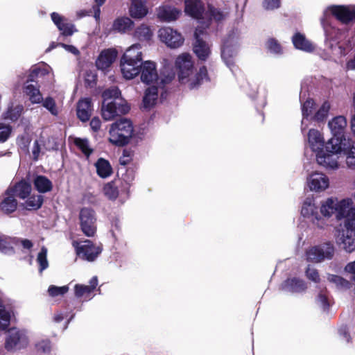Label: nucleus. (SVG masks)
<instances>
[{"label":"nucleus","mask_w":355,"mask_h":355,"mask_svg":"<svg viewBox=\"0 0 355 355\" xmlns=\"http://www.w3.org/2000/svg\"><path fill=\"white\" fill-rule=\"evenodd\" d=\"M175 67L178 72L179 81L189 89L198 87L203 80L207 79V70L202 67L198 73H194V62L191 54L183 53L175 60Z\"/></svg>","instance_id":"1"},{"label":"nucleus","mask_w":355,"mask_h":355,"mask_svg":"<svg viewBox=\"0 0 355 355\" xmlns=\"http://www.w3.org/2000/svg\"><path fill=\"white\" fill-rule=\"evenodd\" d=\"M102 97L103 101L101 113L105 121H110L118 115L126 114L130 110L127 102L121 97V92L116 87L105 90Z\"/></svg>","instance_id":"2"},{"label":"nucleus","mask_w":355,"mask_h":355,"mask_svg":"<svg viewBox=\"0 0 355 355\" xmlns=\"http://www.w3.org/2000/svg\"><path fill=\"white\" fill-rule=\"evenodd\" d=\"M142 46L135 44L128 47L120 61L121 71L124 78L132 80L140 73L143 64Z\"/></svg>","instance_id":"3"},{"label":"nucleus","mask_w":355,"mask_h":355,"mask_svg":"<svg viewBox=\"0 0 355 355\" xmlns=\"http://www.w3.org/2000/svg\"><path fill=\"white\" fill-rule=\"evenodd\" d=\"M346 142L342 143L337 137L331 138L325 145V150L316 153V160L319 165L327 169H337L341 157V150H347Z\"/></svg>","instance_id":"4"},{"label":"nucleus","mask_w":355,"mask_h":355,"mask_svg":"<svg viewBox=\"0 0 355 355\" xmlns=\"http://www.w3.org/2000/svg\"><path fill=\"white\" fill-rule=\"evenodd\" d=\"M330 16H334L342 23L347 24L352 20H355V5H331L324 10L323 16L320 21L324 31L326 42L331 38L327 22V19Z\"/></svg>","instance_id":"5"},{"label":"nucleus","mask_w":355,"mask_h":355,"mask_svg":"<svg viewBox=\"0 0 355 355\" xmlns=\"http://www.w3.org/2000/svg\"><path fill=\"white\" fill-rule=\"evenodd\" d=\"M133 132L132 121L128 119H121L111 124L108 141L112 144L122 146L129 143Z\"/></svg>","instance_id":"6"},{"label":"nucleus","mask_w":355,"mask_h":355,"mask_svg":"<svg viewBox=\"0 0 355 355\" xmlns=\"http://www.w3.org/2000/svg\"><path fill=\"white\" fill-rule=\"evenodd\" d=\"M140 73L141 82L148 86L154 85H159V87H164L174 78V74L173 73L164 78L162 76L159 77L158 76L155 63L150 60L143 62Z\"/></svg>","instance_id":"7"},{"label":"nucleus","mask_w":355,"mask_h":355,"mask_svg":"<svg viewBox=\"0 0 355 355\" xmlns=\"http://www.w3.org/2000/svg\"><path fill=\"white\" fill-rule=\"evenodd\" d=\"M29 343L30 338L26 330L12 327L6 334L4 345L7 351L17 352L26 348Z\"/></svg>","instance_id":"8"},{"label":"nucleus","mask_w":355,"mask_h":355,"mask_svg":"<svg viewBox=\"0 0 355 355\" xmlns=\"http://www.w3.org/2000/svg\"><path fill=\"white\" fill-rule=\"evenodd\" d=\"M239 49V39L235 34L230 35L223 42L221 58L225 65L232 70Z\"/></svg>","instance_id":"9"},{"label":"nucleus","mask_w":355,"mask_h":355,"mask_svg":"<svg viewBox=\"0 0 355 355\" xmlns=\"http://www.w3.org/2000/svg\"><path fill=\"white\" fill-rule=\"evenodd\" d=\"M318 209L315 199L313 197H308L302 202L301 214L303 217L311 220L313 225L322 229L325 227L326 223L320 216Z\"/></svg>","instance_id":"10"},{"label":"nucleus","mask_w":355,"mask_h":355,"mask_svg":"<svg viewBox=\"0 0 355 355\" xmlns=\"http://www.w3.org/2000/svg\"><path fill=\"white\" fill-rule=\"evenodd\" d=\"M80 227L83 234L92 237L96 232V217L95 211L90 208L84 207L79 214Z\"/></svg>","instance_id":"11"},{"label":"nucleus","mask_w":355,"mask_h":355,"mask_svg":"<svg viewBox=\"0 0 355 355\" xmlns=\"http://www.w3.org/2000/svg\"><path fill=\"white\" fill-rule=\"evenodd\" d=\"M158 37L161 42L171 49L179 48L184 41L180 33L168 26L162 27L158 31Z\"/></svg>","instance_id":"12"},{"label":"nucleus","mask_w":355,"mask_h":355,"mask_svg":"<svg viewBox=\"0 0 355 355\" xmlns=\"http://www.w3.org/2000/svg\"><path fill=\"white\" fill-rule=\"evenodd\" d=\"M77 254L88 261H94L101 254L102 248L100 245L92 243L91 241L85 240L82 243L73 242Z\"/></svg>","instance_id":"13"},{"label":"nucleus","mask_w":355,"mask_h":355,"mask_svg":"<svg viewBox=\"0 0 355 355\" xmlns=\"http://www.w3.org/2000/svg\"><path fill=\"white\" fill-rule=\"evenodd\" d=\"M334 254V248L330 244H323L310 248L306 252V259L309 261L318 263L325 259H331Z\"/></svg>","instance_id":"14"},{"label":"nucleus","mask_w":355,"mask_h":355,"mask_svg":"<svg viewBox=\"0 0 355 355\" xmlns=\"http://www.w3.org/2000/svg\"><path fill=\"white\" fill-rule=\"evenodd\" d=\"M207 27L201 28L198 26L195 31L196 42L193 44V52L201 60H206L211 54V49L209 44L202 40L204 30Z\"/></svg>","instance_id":"15"},{"label":"nucleus","mask_w":355,"mask_h":355,"mask_svg":"<svg viewBox=\"0 0 355 355\" xmlns=\"http://www.w3.org/2000/svg\"><path fill=\"white\" fill-rule=\"evenodd\" d=\"M184 12L190 17L198 19L201 28L208 27L209 20L205 21L201 16L203 12V6L201 0H184Z\"/></svg>","instance_id":"16"},{"label":"nucleus","mask_w":355,"mask_h":355,"mask_svg":"<svg viewBox=\"0 0 355 355\" xmlns=\"http://www.w3.org/2000/svg\"><path fill=\"white\" fill-rule=\"evenodd\" d=\"M307 186L311 191L320 193L329 187V179L320 172L311 173L306 179Z\"/></svg>","instance_id":"17"},{"label":"nucleus","mask_w":355,"mask_h":355,"mask_svg":"<svg viewBox=\"0 0 355 355\" xmlns=\"http://www.w3.org/2000/svg\"><path fill=\"white\" fill-rule=\"evenodd\" d=\"M329 128L333 134V137H337L342 143L350 140L343 135L347 127V120L343 116H338L332 119L328 123Z\"/></svg>","instance_id":"18"},{"label":"nucleus","mask_w":355,"mask_h":355,"mask_svg":"<svg viewBox=\"0 0 355 355\" xmlns=\"http://www.w3.org/2000/svg\"><path fill=\"white\" fill-rule=\"evenodd\" d=\"M307 144L312 151L318 153L325 148L326 144L322 133L315 128H311L307 133Z\"/></svg>","instance_id":"19"},{"label":"nucleus","mask_w":355,"mask_h":355,"mask_svg":"<svg viewBox=\"0 0 355 355\" xmlns=\"http://www.w3.org/2000/svg\"><path fill=\"white\" fill-rule=\"evenodd\" d=\"M97 285V277H93L89 281V284L87 286L77 284L74 286L75 296L84 300H89L92 298V293L96 289Z\"/></svg>","instance_id":"20"},{"label":"nucleus","mask_w":355,"mask_h":355,"mask_svg":"<svg viewBox=\"0 0 355 355\" xmlns=\"http://www.w3.org/2000/svg\"><path fill=\"white\" fill-rule=\"evenodd\" d=\"M181 13V10L171 6L164 5L158 8L157 15L160 21L171 22L178 19Z\"/></svg>","instance_id":"21"},{"label":"nucleus","mask_w":355,"mask_h":355,"mask_svg":"<svg viewBox=\"0 0 355 355\" xmlns=\"http://www.w3.org/2000/svg\"><path fill=\"white\" fill-rule=\"evenodd\" d=\"M294 47L298 50L311 53L315 50V45L309 40L305 35L296 32L291 38Z\"/></svg>","instance_id":"22"},{"label":"nucleus","mask_w":355,"mask_h":355,"mask_svg":"<svg viewBox=\"0 0 355 355\" xmlns=\"http://www.w3.org/2000/svg\"><path fill=\"white\" fill-rule=\"evenodd\" d=\"M51 17L53 23L56 25L59 31L63 35H71L75 28L72 24L69 23L67 19L57 12H52Z\"/></svg>","instance_id":"23"},{"label":"nucleus","mask_w":355,"mask_h":355,"mask_svg":"<svg viewBox=\"0 0 355 355\" xmlns=\"http://www.w3.org/2000/svg\"><path fill=\"white\" fill-rule=\"evenodd\" d=\"M164 87L159 85H150L146 89L143 98V105L144 108L150 109L153 107L157 103L159 93Z\"/></svg>","instance_id":"24"},{"label":"nucleus","mask_w":355,"mask_h":355,"mask_svg":"<svg viewBox=\"0 0 355 355\" xmlns=\"http://www.w3.org/2000/svg\"><path fill=\"white\" fill-rule=\"evenodd\" d=\"M116 55L117 52L114 49L103 51L96 62V67L101 70L107 69L114 62Z\"/></svg>","instance_id":"25"},{"label":"nucleus","mask_w":355,"mask_h":355,"mask_svg":"<svg viewBox=\"0 0 355 355\" xmlns=\"http://www.w3.org/2000/svg\"><path fill=\"white\" fill-rule=\"evenodd\" d=\"M92 107L90 98H85L78 101L77 105V116L78 119L85 122L88 121L92 115Z\"/></svg>","instance_id":"26"},{"label":"nucleus","mask_w":355,"mask_h":355,"mask_svg":"<svg viewBox=\"0 0 355 355\" xmlns=\"http://www.w3.org/2000/svg\"><path fill=\"white\" fill-rule=\"evenodd\" d=\"M353 201L351 198H345L341 200L336 199V216L338 220L343 219L352 209Z\"/></svg>","instance_id":"27"},{"label":"nucleus","mask_w":355,"mask_h":355,"mask_svg":"<svg viewBox=\"0 0 355 355\" xmlns=\"http://www.w3.org/2000/svg\"><path fill=\"white\" fill-rule=\"evenodd\" d=\"M354 233L343 230L342 232H339L336 237L337 243L343 245V248L347 252H352L355 250V243L353 239Z\"/></svg>","instance_id":"28"},{"label":"nucleus","mask_w":355,"mask_h":355,"mask_svg":"<svg viewBox=\"0 0 355 355\" xmlns=\"http://www.w3.org/2000/svg\"><path fill=\"white\" fill-rule=\"evenodd\" d=\"M315 107V102L313 99H307L302 105V119L301 123V131H304L308 128L309 117L311 115Z\"/></svg>","instance_id":"29"},{"label":"nucleus","mask_w":355,"mask_h":355,"mask_svg":"<svg viewBox=\"0 0 355 355\" xmlns=\"http://www.w3.org/2000/svg\"><path fill=\"white\" fill-rule=\"evenodd\" d=\"M133 26L134 22L131 19L128 17H121L114 21L112 28L118 33H125L130 31Z\"/></svg>","instance_id":"30"},{"label":"nucleus","mask_w":355,"mask_h":355,"mask_svg":"<svg viewBox=\"0 0 355 355\" xmlns=\"http://www.w3.org/2000/svg\"><path fill=\"white\" fill-rule=\"evenodd\" d=\"M17 206V200L8 191L0 202V209L5 214H10L16 210Z\"/></svg>","instance_id":"31"},{"label":"nucleus","mask_w":355,"mask_h":355,"mask_svg":"<svg viewBox=\"0 0 355 355\" xmlns=\"http://www.w3.org/2000/svg\"><path fill=\"white\" fill-rule=\"evenodd\" d=\"M306 288V284L303 280L292 278L288 279L283 284L282 289L292 293H299Z\"/></svg>","instance_id":"32"},{"label":"nucleus","mask_w":355,"mask_h":355,"mask_svg":"<svg viewBox=\"0 0 355 355\" xmlns=\"http://www.w3.org/2000/svg\"><path fill=\"white\" fill-rule=\"evenodd\" d=\"M24 91L32 103L38 104L42 103L43 96L39 88L35 85L27 82L24 86Z\"/></svg>","instance_id":"33"},{"label":"nucleus","mask_w":355,"mask_h":355,"mask_svg":"<svg viewBox=\"0 0 355 355\" xmlns=\"http://www.w3.org/2000/svg\"><path fill=\"white\" fill-rule=\"evenodd\" d=\"M130 15L137 19H141L145 17L148 12V9L146 3H132L129 8Z\"/></svg>","instance_id":"34"},{"label":"nucleus","mask_w":355,"mask_h":355,"mask_svg":"<svg viewBox=\"0 0 355 355\" xmlns=\"http://www.w3.org/2000/svg\"><path fill=\"white\" fill-rule=\"evenodd\" d=\"M97 174L102 178H106L112 173V168L110 162L103 159L100 158L95 164Z\"/></svg>","instance_id":"35"},{"label":"nucleus","mask_w":355,"mask_h":355,"mask_svg":"<svg viewBox=\"0 0 355 355\" xmlns=\"http://www.w3.org/2000/svg\"><path fill=\"white\" fill-rule=\"evenodd\" d=\"M336 199L329 198L321 202L320 213L324 217L329 218L336 214Z\"/></svg>","instance_id":"36"},{"label":"nucleus","mask_w":355,"mask_h":355,"mask_svg":"<svg viewBox=\"0 0 355 355\" xmlns=\"http://www.w3.org/2000/svg\"><path fill=\"white\" fill-rule=\"evenodd\" d=\"M349 144L350 146L347 150H341V155H346L347 166L352 169H355V142L352 140H347L346 146L347 147Z\"/></svg>","instance_id":"37"},{"label":"nucleus","mask_w":355,"mask_h":355,"mask_svg":"<svg viewBox=\"0 0 355 355\" xmlns=\"http://www.w3.org/2000/svg\"><path fill=\"white\" fill-rule=\"evenodd\" d=\"M34 185L40 193H46L51 190L52 183L45 176L38 175L34 180Z\"/></svg>","instance_id":"38"},{"label":"nucleus","mask_w":355,"mask_h":355,"mask_svg":"<svg viewBox=\"0 0 355 355\" xmlns=\"http://www.w3.org/2000/svg\"><path fill=\"white\" fill-rule=\"evenodd\" d=\"M31 191V187L30 184L26 182L21 181L15 187V193L20 198L24 199L28 196Z\"/></svg>","instance_id":"39"},{"label":"nucleus","mask_w":355,"mask_h":355,"mask_svg":"<svg viewBox=\"0 0 355 355\" xmlns=\"http://www.w3.org/2000/svg\"><path fill=\"white\" fill-rule=\"evenodd\" d=\"M266 48L267 50L275 55H282L283 53V48L279 41L275 38H268L266 42Z\"/></svg>","instance_id":"40"},{"label":"nucleus","mask_w":355,"mask_h":355,"mask_svg":"<svg viewBox=\"0 0 355 355\" xmlns=\"http://www.w3.org/2000/svg\"><path fill=\"white\" fill-rule=\"evenodd\" d=\"M207 14L215 21H220L227 17V12L221 10L212 5H208Z\"/></svg>","instance_id":"41"},{"label":"nucleus","mask_w":355,"mask_h":355,"mask_svg":"<svg viewBox=\"0 0 355 355\" xmlns=\"http://www.w3.org/2000/svg\"><path fill=\"white\" fill-rule=\"evenodd\" d=\"M73 143L87 157H89L93 152V149L91 148L89 142L87 139L76 137L74 138Z\"/></svg>","instance_id":"42"},{"label":"nucleus","mask_w":355,"mask_h":355,"mask_svg":"<svg viewBox=\"0 0 355 355\" xmlns=\"http://www.w3.org/2000/svg\"><path fill=\"white\" fill-rule=\"evenodd\" d=\"M43 198L40 195H33L30 196L24 203L26 209H37L42 204Z\"/></svg>","instance_id":"43"},{"label":"nucleus","mask_w":355,"mask_h":355,"mask_svg":"<svg viewBox=\"0 0 355 355\" xmlns=\"http://www.w3.org/2000/svg\"><path fill=\"white\" fill-rule=\"evenodd\" d=\"M135 34L140 40H149L153 35V32L148 26L141 24L136 29Z\"/></svg>","instance_id":"44"},{"label":"nucleus","mask_w":355,"mask_h":355,"mask_svg":"<svg viewBox=\"0 0 355 355\" xmlns=\"http://www.w3.org/2000/svg\"><path fill=\"white\" fill-rule=\"evenodd\" d=\"M42 105L46 108L52 115L58 116L60 113V107L56 105L55 100L51 97H46L45 99L42 98Z\"/></svg>","instance_id":"45"},{"label":"nucleus","mask_w":355,"mask_h":355,"mask_svg":"<svg viewBox=\"0 0 355 355\" xmlns=\"http://www.w3.org/2000/svg\"><path fill=\"white\" fill-rule=\"evenodd\" d=\"M344 227L345 231L348 232H355V208L352 209L351 211L343 218Z\"/></svg>","instance_id":"46"},{"label":"nucleus","mask_w":355,"mask_h":355,"mask_svg":"<svg viewBox=\"0 0 355 355\" xmlns=\"http://www.w3.org/2000/svg\"><path fill=\"white\" fill-rule=\"evenodd\" d=\"M36 261L39 265V270L40 272L48 268L47 249L45 247H42L38 252Z\"/></svg>","instance_id":"47"},{"label":"nucleus","mask_w":355,"mask_h":355,"mask_svg":"<svg viewBox=\"0 0 355 355\" xmlns=\"http://www.w3.org/2000/svg\"><path fill=\"white\" fill-rule=\"evenodd\" d=\"M330 110V104L329 102L325 101L322 103L318 110L316 112L313 116V119L318 122L323 121L328 116Z\"/></svg>","instance_id":"48"},{"label":"nucleus","mask_w":355,"mask_h":355,"mask_svg":"<svg viewBox=\"0 0 355 355\" xmlns=\"http://www.w3.org/2000/svg\"><path fill=\"white\" fill-rule=\"evenodd\" d=\"M15 242V239L0 236V252L7 253L12 250V244Z\"/></svg>","instance_id":"49"},{"label":"nucleus","mask_w":355,"mask_h":355,"mask_svg":"<svg viewBox=\"0 0 355 355\" xmlns=\"http://www.w3.org/2000/svg\"><path fill=\"white\" fill-rule=\"evenodd\" d=\"M103 192L108 198L112 200L116 199L119 194L117 188L112 182L104 186Z\"/></svg>","instance_id":"50"},{"label":"nucleus","mask_w":355,"mask_h":355,"mask_svg":"<svg viewBox=\"0 0 355 355\" xmlns=\"http://www.w3.org/2000/svg\"><path fill=\"white\" fill-rule=\"evenodd\" d=\"M23 110L24 107L21 105H17L14 108H10L6 113L5 118L15 121L20 116Z\"/></svg>","instance_id":"51"},{"label":"nucleus","mask_w":355,"mask_h":355,"mask_svg":"<svg viewBox=\"0 0 355 355\" xmlns=\"http://www.w3.org/2000/svg\"><path fill=\"white\" fill-rule=\"evenodd\" d=\"M69 291L68 286H55L53 285H51L48 288V293L50 296L51 297H56L59 295H63L64 294L67 293Z\"/></svg>","instance_id":"52"},{"label":"nucleus","mask_w":355,"mask_h":355,"mask_svg":"<svg viewBox=\"0 0 355 355\" xmlns=\"http://www.w3.org/2000/svg\"><path fill=\"white\" fill-rule=\"evenodd\" d=\"M37 351L43 353H49L51 350V343L49 339H42L35 344Z\"/></svg>","instance_id":"53"},{"label":"nucleus","mask_w":355,"mask_h":355,"mask_svg":"<svg viewBox=\"0 0 355 355\" xmlns=\"http://www.w3.org/2000/svg\"><path fill=\"white\" fill-rule=\"evenodd\" d=\"M318 304L323 309L327 310L330 306V301L326 291H321L316 299Z\"/></svg>","instance_id":"54"},{"label":"nucleus","mask_w":355,"mask_h":355,"mask_svg":"<svg viewBox=\"0 0 355 355\" xmlns=\"http://www.w3.org/2000/svg\"><path fill=\"white\" fill-rule=\"evenodd\" d=\"M51 68L48 66L45 65L42 67L37 68L34 70V72L38 76H47L49 78V80L50 82L53 81L54 75L53 72L51 71Z\"/></svg>","instance_id":"55"},{"label":"nucleus","mask_w":355,"mask_h":355,"mask_svg":"<svg viewBox=\"0 0 355 355\" xmlns=\"http://www.w3.org/2000/svg\"><path fill=\"white\" fill-rule=\"evenodd\" d=\"M327 279L330 282L335 284L339 287H347L349 284L348 282L343 277L334 275H329Z\"/></svg>","instance_id":"56"},{"label":"nucleus","mask_w":355,"mask_h":355,"mask_svg":"<svg viewBox=\"0 0 355 355\" xmlns=\"http://www.w3.org/2000/svg\"><path fill=\"white\" fill-rule=\"evenodd\" d=\"M10 133L11 128L8 125L0 123V142L6 141Z\"/></svg>","instance_id":"57"},{"label":"nucleus","mask_w":355,"mask_h":355,"mask_svg":"<svg viewBox=\"0 0 355 355\" xmlns=\"http://www.w3.org/2000/svg\"><path fill=\"white\" fill-rule=\"evenodd\" d=\"M263 6L266 10H272L280 6V0H264Z\"/></svg>","instance_id":"58"},{"label":"nucleus","mask_w":355,"mask_h":355,"mask_svg":"<svg viewBox=\"0 0 355 355\" xmlns=\"http://www.w3.org/2000/svg\"><path fill=\"white\" fill-rule=\"evenodd\" d=\"M85 83L89 86L93 87L96 83V74L94 71H87L85 73Z\"/></svg>","instance_id":"59"},{"label":"nucleus","mask_w":355,"mask_h":355,"mask_svg":"<svg viewBox=\"0 0 355 355\" xmlns=\"http://www.w3.org/2000/svg\"><path fill=\"white\" fill-rule=\"evenodd\" d=\"M306 277L314 282H319L320 277L318 271L313 268L309 267L306 271Z\"/></svg>","instance_id":"60"},{"label":"nucleus","mask_w":355,"mask_h":355,"mask_svg":"<svg viewBox=\"0 0 355 355\" xmlns=\"http://www.w3.org/2000/svg\"><path fill=\"white\" fill-rule=\"evenodd\" d=\"M345 269L347 272L351 275L352 279L355 281V261L347 264Z\"/></svg>","instance_id":"61"},{"label":"nucleus","mask_w":355,"mask_h":355,"mask_svg":"<svg viewBox=\"0 0 355 355\" xmlns=\"http://www.w3.org/2000/svg\"><path fill=\"white\" fill-rule=\"evenodd\" d=\"M101 125V120L99 119V118H98V117H94L90 121L91 128L94 131H98L100 129Z\"/></svg>","instance_id":"62"},{"label":"nucleus","mask_w":355,"mask_h":355,"mask_svg":"<svg viewBox=\"0 0 355 355\" xmlns=\"http://www.w3.org/2000/svg\"><path fill=\"white\" fill-rule=\"evenodd\" d=\"M58 45L61 46L66 51L73 53V55L79 54V51L75 46H73L72 45H67V44H58Z\"/></svg>","instance_id":"63"},{"label":"nucleus","mask_w":355,"mask_h":355,"mask_svg":"<svg viewBox=\"0 0 355 355\" xmlns=\"http://www.w3.org/2000/svg\"><path fill=\"white\" fill-rule=\"evenodd\" d=\"M17 242L20 244L24 250H30L33 246L32 242L28 239L17 240Z\"/></svg>","instance_id":"64"}]
</instances>
